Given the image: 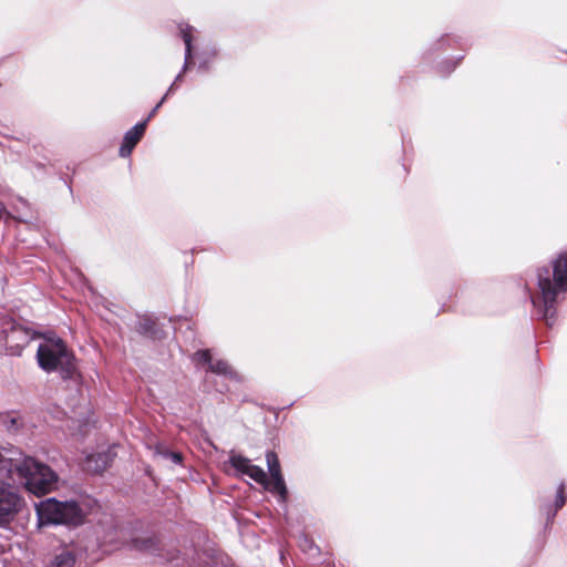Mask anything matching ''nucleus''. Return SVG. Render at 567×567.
I'll list each match as a JSON object with an SVG mask.
<instances>
[{
	"instance_id": "obj_4",
	"label": "nucleus",
	"mask_w": 567,
	"mask_h": 567,
	"mask_svg": "<svg viewBox=\"0 0 567 567\" xmlns=\"http://www.w3.org/2000/svg\"><path fill=\"white\" fill-rule=\"evenodd\" d=\"M91 503L96 499L82 502L74 498L60 501L56 497H47L34 503L38 528L63 526L73 530L83 526L91 512Z\"/></svg>"
},
{
	"instance_id": "obj_28",
	"label": "nucleus",
	"mask_w": 567,
	"mask_h": 567,
	"mask_svg": "<svg viewBox=\"0 0 567 567\" xmlns=\"http://www.w3.org/2000/svg\"><path fill=\"white\" fill-rule=\"evenodd\" d=\"M305 544H306V547H303V549H307L309 551L312 549H316L317 551L320 550V548L315 544V542L312 539L305 537Z\"/></svg>"
},
{
	"instance_id": "obj_8",
	"label": "nucleus",
	"mask_w": 567,
	"mask_h": 567,
	"mask_svg": "<svg viewBox=\"0 0 567 567\" xmlns=\"http://www.w3.org/2000/svg\"><path fill=\"white\" fill-rule=\"evenodd\" d=\"M178 28V37L184 42V63L179 72L182 74H187L195 66L197 68L196 58H197V47L195 44V32L196 29L189 23L181 22L177 24Z\"/></svg>"
},
{
	"instance_id": "obj_29",
	"label": "nucleus",
	"mask_w": 567,
	"mask_h": 567,
	"mask_svg": "<svg viewBox=\"0 0 567 567\" xmlns=\"http://www.w3.org/2000/svg\"><path fill=\"white\" fill-rule=\"evenodd\" d=\"M455 298L457 299H462L464 297V289L463 288H458L455 293H454Z\"/></svg>"
},
{
	"instance_id": "obj_11",
	"label": "nucleus",
	"mask_w": 567,
	"mask_h": 567,
	"mask_svg": "<svg viewBox=\"0 0 567 567\" xmlns=\"http://www.w3.org/2000/svg\"><path fill=\"white\" fill-rule=\"evenodd\" d=\"M148 123V118L145 117L135 123L130 130H127L124 133L122 142L118 147L120 157L127 158L132 155L137 144L144 137Z\"/></svg>"
},
{
	"instance_id": "obj_17",
	"label": "nucleus",
	"mask_w": 567,
	"mask_h": 567,
	"mask_svg": "<svg viewBox=\"0 0 567 567\" xmlns=\"http://www.w3.org/2000/svg\"><path fill=\"white\" fill-rule=\"evenodd\" d=\"M131 542L135 549L159 556V551L162 549L161 540L156 535H150L146 537H133Z\"/></svg>"
},
{
	"instance_id": "obj_6",
	"label": "nucleus",
	"mask_w": 567,
	"mask_h": 567,
	"mask_svg": "<svg viewBox=\"0 0 567 567\" xmlns=\"http://www.w3.org/2000/svg\"><path fill=\"white\" fill-rule=\"evenodd\" d=\"M212 348H200L190 354L189 359L196 369L206 368L215 375L240 382L241 377L225 359H214Z\"/></svg>"
},
{
	"instance_id": "obj_21",
	"label": "nucleus",
	"mask_w": 567,
	"mask_h": 567,
	"mask_svg": "<svg viewBox=\"0 0 567 567\" xmlns=\"http://www.w3.org/2000/svg\"><path fill=\"white\" fill-rule=\"evenodd\" d=\"M567 504V486L564 481H561L555 492L554 499H549V505H551L555 508L563 509L565 505Z\"/></svg>"
},
{
	"instance_id": "obj_31",
	"label": "nucleus",
	"mask_w": 567,
	"mask_h": 567,
	"mask_svg": "<svg viewBox=\"0 0 567 567\" xmlns=\"http://www.w3.org/2000/svg\"><path fill=\"white\" fill-rule=\"evenodd\" d=\"M181 319H182V316H171L168 318V321L172 322V323H175L176 321H178Z\"/></svg>"
},
{
	"instance_id": "obj_3",
	"label": "nucleus",
	"mask_w": 567,
	"mask_h": 567,
	"mask_svg": "<svg viewBox=\"0 0 567 567\" xmlns=\"http://www.w3.org/2000/svg\"><path fill=\"white\" fill-rule=\"evenodd\" d=\"M40 340L34 355L38 368L47 374L56 373L62 382L81 383L80 360L68 342L53 329H44Z\"/></svg>"
},
{
	"instance_id": "obj_12",
	"label": "nucleus",
	"mask_w": 567,
	"mask_h": 567,
	"mask_svg": "<svg viewBox=\"0 0 567 567\" xmlns=\"http://www.w3.org/2000/svg\"><path fill=\"white\" fill-rule=\"evenodd\" d=\"M538 512L542 516H544L545 520L543 524L542 530L537 535L536 542L538 543L539 548L542 549L545 546L547 535L550 533L557 514L560 509L553 507L549 505V498L538 497Z\"/></svg>"
},
{
	"instance_id": "obj_1",
	"label": "nucleus",
	"mask_w": 567,
	"mask_h": 567,
	"mask_svg": "<svg viewBox=\"0 0 567 567\" xmlns=\"http://www.w3.org/2000/svg\"><path fill=\"white\" fill-rule=\"evenodd\" d=\"M6 480H12L23 485L29 494L41 497L58 488L60 476L47 463L27 455L18 447H0V488L3 491L0 498L7 499L4 493H11L18 498L14 513L8 519L9 524L24 507V498L18 488Z\"/></svg>"
},
{
	"instance_id": "obj_2",
	"label": "nucleus",
	"mask_w": 567,
	"mask_h": 567,
	"mask_svg": "<svg viewBox=\"0 0 567 567\" xmlns=\"http://www.w3.org/2000/svg\"><path fill=\"white\" fill-rule=\"evenodd\" d=\"M533 306V318L550 330L557 319L558 306L567 298V251L560 252L550 266L536 269V290L526 288Z\"/></svg>"
},
{
	"instance_id": "obj_26",
	"label": "nucleus",
	"mask_w": 567,
	"mask_h": 567,
	"mask_svg": "<svg viewBox=\"0 0 567 567\" xmlns=\"http://www.w3.org/2000/svg\"><path fill=\"white\" fill-rule=\"evenodd\" d=\"M204 553L206 557L209 559V561L204 565H198L196 567H230L228 564L224 561H218V555L216 550L206 549Z\"/></svg>"
},
{
	"instance_id": "obj_13",
	"label": "nucleus",
	"mask_w": 567,
	"mask_h": 567,
	"mask_svg": "<svg viewBox=\"0 0 567 567\" xmlns=\"http://www.w3.org/2000/svg\"><path fill=\"white\" fill-rule=\"evenodd\" d=\"M262 487L272 496H275L277 502L284 507L285 511H287L289 491L285 481L284 473L270 477L267 476V481L264 483Z\"/></svg>"
},
{
	"instance_id": "obj_24",
	"label": "nucleus",
	"mask_w": 567,
	"mask_h": 567,
	"mask_svg": "<svg viewBox=\"0 0 567 567\" xmlns=\"http://www.w3.org/2000/svg\"><path fill=\"white\" fill-rule=\"evenodd\" d=\"M157 453L176 465H182L184 462V455L178 451L171 450L169 447H158Z\"/></svg>"
},
{
	"instance_id": "obj_27",
	"label": "nucleus",
	"mask_w": 567,
	"mask_h": 567,
	"mask_svg": "<svg viewBox=\"0 0 567 567\" xmlns=\"http://www.w3.org/2000/svg\"><path fill=\"white\" fill-rule=\"evenodd\" d=\"M184 78H185V74H182V72H178L169 86H172V87L175 86V92H176L179 87V84L184 81Z\"/></svg>"
},
{
	"instance_id": "obj_10",
	"label": "nucleus",
	"mask_w": 567,
	"mask_h": 567,
	"mask_svg": "<svg viewBox=\"0 0 567 567\" xmlns=\"http://www.w3.org/2000/svg\"><path fill=\"white\" fill-rule=\"evenodd\" d=\"M467 41L454 33H443L434 41L430 42L423 50L425 59L432 58L436 53L446 52L450 49L465 50Z\"/></svg>"
},
{
	"instance_id": "obj_32",
	"label": "nucleus",
	"mask_w": 567,
	"mask_h": 567,
	"mask_svg": "<svg viewBox=\"0 0 567 567\" xmlns=\"http://www.w3.org/2000/svg\"><path fill=\"white\" fill-rule=\"evenodd\" d=\"M151 473H152V467L147 466V468L145 470V474L146 475H151Z\"/></svg>"
},
{
	"instance_id": "obj_30",
	"label": "nucleus",
	"mask_w": 567,
	"mask_h": 567,
	"mask_svg": "<svg viewBox=\"0 0 567 567\" xmlns=\"http://www.w3.org/2000/svg\"><path fill=\"white\" fill-rule=\"evenodd\" d=\"M61 181H63V183L68 186L69 190L72 193L71 179L61 176Z\"/></svg>"
},
{
	"instance_id": "obj_20",
	"label": "nucleus",
	"mask_w": 567,
	"mask_h": 567,
	"mask_svg": "<svg viewBox=\"0 0 567 567\" xmlns=\"http://www.w3.org/2000/svg\"><path fill=\"white\" fill-rule=\"evenodd\" d=\"M76 561L75 555L70 550H62L52 559L49 567H74Z\"/></svg>"
},
{
	"instance_id": "obj_25",
	"label": "nucleus",
	"mask_w": 567,
	"mask_h": 567,
	"mask_svg": "<svg viewBox=\"0 0 567 567\" xmlns=\"http://www.w3.org/2000/svg\"><path fill=\"white\" fill-rule=\"evenodd\" d=\"M175 93V86H168L166 92L163 94V96L159 99V101L152 107V110L146 115V118L151 121L159 111V109L163 106V104Z\"/></svg>"
},
{
	"instance_id": "obj_34",
	"label": "nucleus",
	"mask_w": 567,
	"mask_h": 567,
	"mask_svg": "<svg viewBox=\"0 0 567 567\" xmlns=\"http://www.w3.org/2000/svg\"><path fill=\"white\" fill-rule=\"evenodd\" d=\"M402 144H403V145L405 144V137H404V135H402Z\"/></svg>"
},
{
	"instance_id": "obj_19",
	"label": "nucleus",
	"mask_w": 567,
	"mask_h": 567,
	"mask_svg": "<svg viewBox=\"0 0 567 567\" xmlns=\"http://www.w3.org/2000/svg\"><path fill=\"white\" fill-rule=\"evenodd\" d=\"M464 58V54H460L453 58H444L443 60L436 63L435 70L441 76L446 78L455 71V69L461 64Z\"/></svg>"
},
{
	"instance_id": "obj_23",
	"label": "nucleus",
	"mask_w": 567,
	"mask_h": 567,
	"mask_svg": "<svg viewBox=\"0 0 567 567\" xmlns=\"http://www.w3.org/2000/svg\"><path fill=\"white\" fill-rule=\"evenodd\" d=\"M245 476H248L249 478H251L256 483L260 484L261 486L267 481V474L264 471V468L261 466L255 465V464H251V467H249V470H247Z\"/></svg>"
},
{
	"instance_id": "obj_22",
	"label": "nucleus",
	"mask_w": 567,
	"mask_h": 567,
	"mask_svg": "<svg viewBox=\"0 0 567 567\" xmlns=\"http://www.w3.org/2000/svg\"><path fill=\"white\" fill-rule=\"evenodd\" d=\"M266 463L270 476L282 474L280 460L274 450L266 451Z\"/></svg>"
},
{
	"instance_id": "obj_9",
	"label": "nucleus",
	"mask_w": 567,
	"mask_h": 567,
	"mask_svg": "<svg viewBox=\"0 0 567 567\" xmlns=\"http://www.w3.org/2000/svg\"><path fill=\"white\" fill-rule=\"evenodd\" d=\"M116 445H109L96 452L86 454L84 458V468L94 474H102L112 466L116 457Z\"/></svg>"
},
{
	"instance_id": "obj_7",
	"label": "nucleus",
	"mask_w": 567,
	"mask_h": 567,
	"mask_svg": "<svg viewBox=\"0 0 567 567\" xmlns=\"http://www.w3.org/2000/svg\"><path fill=\"white\" fill-rule=\"evenodd\" d=\"M134 330L143 339L152 343H162L168 338L165 324L159 322L158 317L150 313H136Z\"/></svg>"
},
{
	"instance_id": "obj_15",
	"label": "nucleus",
	"mask_w": 567,
	"mask_h": 567,
	"mask_svg": "<svg viewBox=\"0 0 567 567\" xmlns=\"http://www.w3.org/2000/svg\"><path fill=\"white\" fill-rule=\"evenodd\" d=\"M0 426L10 434H19L27 426V419L17 410L0 411Z\"/></svg>"
},
{
	"instance_id": "obj_18",
	"label": "nucleus",
	"mask_w": 567,
	"mask_h": 567,
	"mask_svg": "<svg viewBox=\"0 0 567 567\" xmlns=\"http://www.w3.org/2000/svg\"><path fill=\"white\" fill-rule=\"evenodd\" d=\"M3 491L0 488V494H2ZM8 496H11V499H2L0 498V527H4L8 525V519L11 518L12 514L14 513L16 504H18V498L16 495L11 493H4Z\"/></svg>"
},
{
	"instance_id": "obj_33",
	"label": "nucleus",
	"mask_w": 567,
	"mask_h": 567,
	"mask_svg": "<svg viewBox=\"0 0 567 567\" xmlns=\"http://www.w3.org/2000/svg\"><path fill=\"white\" fill-rule=\"evenodd\" d=\"M293 405V402L289 403L287 406H285L284 409H290L291 406Z\"/></svg>"
},
{
	"instance_id": "obj_14",
	"label": "nucleus",
	"mask_w": 567,
	"mask_h": 567,
	"mask_svg": "<svg viewBox=\"0 0 567 567\" xmlns=\"http://www.w3.org/2000/svg\"><path fill=\"white\" fill-rule=\"evenodd\" d=\"M251 461L247 456L236 453L235 451L229 452V456L224 461L223 467L225 473L235 477L245 476L247 470L251 467Z\"/></svg>"
},
{
	"instance_id": "obj_35",
	"label": "nucleus",
	"mask_w": 567,
	"mask_h": 567,
	"mask_svg": "<svg viewBox=\"0 0 567 567\" xmlns=\"http://www.w3.org/2000/svg\"><path fill=\"white\" fill-rule=\"evenodd\" d=\"M565 53L567 54V51H565Z\"/></svg>"
},
{
	"instance_id": "obj_16",
	"label": "nucleus",
	"mask_w": 567,
	"mask_h": 567,
	"mask_svg": "<svg viewBox=\"0 0 567 567\" xmlns=\"http://www.w3.org/2000/svg\"><path fill=\"white\" fill-rule=\"evenodd\" d=\"M220 49L216 43L209 42L200 50L197 49V71L202 74H207L212 70L213 62L218 58Z\"/></svg>"
},
{
	"instance_id": "obj_5",
	"label": "nucleus",
	"mask_w": 567,
	"mask_h": 567,
	"mask_svg": "<svg viewBox=\"0 0 567 567\" xmlns=\"http://www.w3.org/2000/svg\"><path fill=\"white\" fill-rule=\"evenodd\" d=\"M43 330L34 329L23 318L11 315L0 317V348L11 357H21L24 348L33 340L41 339Z\"/></svg>"
}]
</instances>
